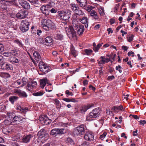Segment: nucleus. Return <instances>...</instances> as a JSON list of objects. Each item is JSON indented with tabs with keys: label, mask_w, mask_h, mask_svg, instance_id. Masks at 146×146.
<instances>
[{
	"label": "nucleus",
	"mask_w": 146,
	"mask_h": 146,
	"mask_svg": "<svg viewBox=\"0 0 146 146\" xmlns=\"http://www.w3.org/2000/svg\"><path fill=\"white\" fill-rule=\"evenodd\" d=\"M41 25L43 28L46 31L51 29L54 30L56 28L55 24L50 20L44 19L41 21Z\"/></svg>",
	"instance_id": "obj_1"
},
{
	"label": "nucleus",
	"mask_w": 146,
	"mask_h": 146,
	"mask_svg": "<svg viewBox=\"0 0 146 146\" xmlns=\"http://www.w3.org/2000/svg\"><path fill=\"white\" fill-rule=\"evenodd\" d=\"M44 133V129H41L38 132L37 134V145L40 143V145H41V143L42 144L44 142V141L48 139V135L47 134H45Z\"/></svg>",
	"instance_id": "obj_2"
},
{
	"label": "nucleus",
	"mask_w": 146,
	"mask_h": 146,
	"mask_svg": "<svg viewBox=\"0 0 146 146\" xmlns=\"http://www.w3.org/2000/svg\"><path fill=\"white\" fill-rule=\"evenodd\" d=\"M72 24L74 29L77 31V33L79 35H82L84 30V26L79 24L76 18H73Z\"/></svg>",
	"instance_id": "obj_3"
},
{
	"label": "nucleus",
	"mask_w": 146,
	"mask_h": 146,
	"mask_svg": "<svg viewBox=\"0 0 146 146\" xmlns=\"http://www.w3.org/2000/svg\"><path fill=\"white\" fill-rule=\"evenodd\" d=\"M66 132V131L64 129L54 128L51 131L50 134L53 137H56L58 135L64 134Z\"/></svg>",
	"instance_id": "obj_4"
},
{
	"label": "nucleus",
	"mask_w": 146,
	"mask_h": 146,
	"mask_svg": "<svg viewBox=\"0 0 146 146\" xmlns=\"http://www.w3.org/2000/svg\"><path fill=\"white\" fill-rule=\"evenodd\" d=\"M65 29L67 34L69 38H72L76 36V33L72 26L66 27Z\"/></svg>",
	"instance_id": "obj_5"
},
{
	"label": "nucleus",
	"mask_w": 146,
	"mask_h": 146,
	"mask_svg": "<svg viewBox=\"0 0 146 146\" xmlns=\"http://www.w3.org/2000/svg\"><path fill=\"white\" fill-rule=\"evenodd\" d=\"M85 131V129L83 125L78 126L76 127L74 131V133L75 135L80 136L83 135Z\"/></svg>",
	"instance_id": "obj_6"
},
{
	"label": "nucleus",
	"mask_w": 146,
	"mask_h": 146,
	"mask_svg": "<svg viewBox=\"0 0 146 146\" xmlns=\"http://www.w3.org/2000/svg\"><path fill=\"white\" fill-rule=\"evenodd\" d=\"M29 22L26 20H23L20 26V29L23 32H25L27 31L29 29Z\"/></svg>",
	"instance_id": "obj_7"
},
{
	"label": "nucleus",
	"mask_w": 146,
	"mask_h": 146,
	"mask_svg": "<svg viewBox=\"0 0 146 146\" xmlns=\"http://www.w3.org/2000/svg\"><path fill=\"white\" fill-rule=\"evenodd\" d=\"M28 82V80L27 78H23L22 80H18L14 82L13 84L16 86L20 85V86L19 87H22L26 85Z\"/></svg>",
	"instance_id": "obj_8"
},
{
	"label": "nucleus",
	"mask_w": 146,
	"mask_h": 146,
	"mask_svg": "<svg viewBox=\"0 0 146 146\" xmlns=\"http://www.w3.org/2000/svg\"><path fill=\"white\" fill-rule=\"evenodd\" d=\"M71 13V11L70 10H67L60 15V18L62 20L68 21L70 17Z\"/></svg>",
	"instance_id": "obj_9"
},
{
	"label": "nucleus",
	"mask_w": 146,
	"mask_h": 146,
	"mask_svg": "<svg viewBox=\"0 0 146 146\" xmlns=\"http://www.w3.org/2000/svg\"><path fill=\"white\" fill-rule=\"evenodd\" d=\"M7 115L9 118L11 119L13 123H18L21 120V119L20 117L16 116L15 114L13 113H7Z\"/></svg>",
	"instance_id": "obj_10"
},
{
	"label": "nucleus",
	"mask_w": 146,
	"mask_h": 146,
	"mask_svg": "<svg viewBox=\"0 0 146 146\" xmlns=\"http://www.w3.org/2000/svg\"><path fill=\"white\" fill-rule=\"evenodd\" d=\"M100 113V110L99 108L94 109L90 113V118H96L99 116Z\"/></svg>",
	"instance_id": "obj_11"
},
{
	"label": "nucleus",
	"mask_w": 146,
	"mask_h": 146,
	"mask_svg": "<svg viewBox=\"0 0 146 146\" xmlns=\"http://www.w3.org/2000/svg\"><path fill=\"white\" fill-rule=\"evenodd\" d=\"M27 12L25 10H21L16 15L17 17L20 19H23L27 15Z\"/></svg>",
	"instance_id": "obj_12"
},
{
	"label": "nucleus",
	"mask_w": 146,
	"mask_h": 146,
	"mask_svg": "<svg viewBox=\"0 0 146 146\" xmlns=\"http://www.w3.org/2000/svg\"><path fill=\"white\" fill-rule=\"evenodd\" d=\"M84 137L86 140L88 141H92L94 139L93 134L89 132L86 133L85 134Z\"/></svg>",
	"instance_id": "obj_13"
},
{
	"label": "nucleus",
	"mask_w": 146,
	"mask_h": 146,
	"mask_svg": "<svg viewBox=\"0 0 146 146\" xmlns=\"http://www.w3.org/2000/svg\"><path fill=\"white\" fill-rule=\"evenodd\" d=\"M49 6H42L40 8V10L42 13L46 15H48L50 11V9L48 8Z\"/></svg>",
	"instance_id": "obj_14"
},
{
	"label": "nucleus",
	"mask_w": 146,
	"mask_h": 146,
	"mask_svg": "<svg viewBox=\"0 0 146 146\" xmlns=\"http://www.w3.org/2000/svg\"><path fill=\"white\" fill-rule=\"evenodd\" d=\"M1 67L4 70H9L13 69V67L12 65L6 62L2 64Z\"/></svg>",
	"instance_id": "obj_15"
},
{
	"label": "nucleus",
	"mask_w": 146,
	"mask_h": 146,
	"mask_svg": "<svg viewBox=\"0 0 146 146\" xmlns=\"http://www.w3.org/2000/svg\"><path fill=\"white\" fill-rule=\"evenodd\" d=\"M14 92L16 93L19 96H22L23 97L26 98L27 96V94L25 92L20 90L15 89L14 90Z\"/></svg>",
	"instance_id": "obj_16"
},
{
	"label": "nucleus",
	"mask_w": 146,
	"mask_h": 146,
	"mask_svg": "<svg viewBox=\"0 0 146 146\" xmlns=\"http://www.w3.org/2000/svg\"><path fill=\"white\" fill-rule=\"evenodd\" d=\"M79 6L83 8H86L87 7V0H76Z\"/></svg>",
	"instance_id": "obj_17"
},
{
	"label": "nucleus",
	"mask_w": 146,
	"mask_h": 146,
	"mask_svg": "<svg viewBox=\"0 0 146 146\" xmlns=\"http://www.w3.org/2000/svg\"><path fill=\"white\" fill-rule=\"evenodd\" d=\"M93 104H88L82 107L80 110V112L82 113H84L86 111L93 106Z\"/></svg>",
	"instance_id": "obj_18"
},
{
	"label": "nucleus",
	"mask_w": 146,
	"mask_h": 146,
	"mask_svg": "<svg viewBox=\"0 0 146 146\" xmlns=\"http://www.w3.org/2000/svg\"><path fill=\"white\" fill-rule=\"evenodd\" d=\"M79 20L81 23L85 25V27L86 28L88 27V22L87 17H84L80 19Z\"/></svg>",
	"instance_id": "obj_19"
},
{
	"label": "nucleus",
	"mask_w": 146,
	"mask_h": 146,
	"mask_svg": "<svg viewBox=\"0 0 146 146\" xmlns=\"http://www.w3.org/2000/svg\"><path fill=\"white\" fill-rule=\"evenodd\" d=\"M32 135H31L23 136L22 139V142L24 143H28Z\"/></svg>",
	"instance_id": "obj_20"
},
{
	"label": "nucleus",
	"mask_w": 146,
	"mask_h": 146,
	"mask_svg": "<svg viewBox=\"0 0 146 146\" xmlns=\"http://www.w3.org/2000/svg\"><path fill=\"white\" fill-rule=\"evenodd\" d=\"M48 81L47 78H45L40 80V86L42 88H43L46 85Z\"/></svg>",
	"instance_id": "obj_21"
},
{
	"label": "nucleus",
	"mask_w": 146,
	"mask_h": 146,
	"mask_svg": "<svg viewBox=\"0 0 146 146\" xmlns=\"http://www.w3.org/2000/svg\"><path fill=\"white\" fill-rule=\"evenodd\" d=\"M90 16L92 17L93 19H98L99 17L97 15V13L94 10H92L91 11L90 13Z\"/></svg>",
	"instance_id": "obj_22"
},
{
	"label": "nucleus",
	"mask_w": 146,
	"mask_h": 146,
	"mask_svg": "<svg viewBox=\"0 0 146 146\" xmlns=\"http://www.w3.org/2000/svg\"><path fill=\"white\" fill-rule=\"evenodd\" d=\"M46 45H51L53 44L52 39L49 36H48L45 38Z\"/></svg>",
	"instance_id": "obj_23"
},
{
	"label": "nucleus",
	"mask_w": 146,
	"mask_h": 146,
	"mask_svg": "<svg viewBox=\"0 0 146 146\" xmlns=\"http://www.w3.org/2000/svg\"><path fill=\"white\" fill-rule=\"evenodd\" d=\"M123 109V107L122 106H117L113 107L112 108V110H114L115 112H117L119 110H122Z\"/></svg>",
	"instance_id": "obj_24"
},
{
	"label": "nucleus",
	"mask_w": 146,
	"mask_h": 146,
	"mask_svg": "<svg viewBox=\"0 0 146 146\" xmlns=\"http://www.w3.org/2000/svg\"><path fill=\"white\" fill-rule=\"evenodd\" d=\"M18 98V97L15 96H13L9 97V100L12 104H13L14 102H16Z\"/></svg>",
	"instance_id": "obj_25"
},
{
	"label": "nucleus",
	"mask_w": 146,
	"mask_h": 146,
	"mask_svg": "<svg viewBox=\"0 0 146 146\" xmlns=\"http://www.w3.org/2000/svg\"><path fill=\"white\" fill-rule=\"evenodd\" d=\"M9 61L11 63H17L19 62V60L15 57H11L9 59Z\"/></svg>",
	"instance_id": "obj_26"
},
{
	"label": "nucleus",
	"mask_w": 146,
	"mask_h": 146,
	"mask_svg": "<svg viewBox=\"0 0 146 146\" xmlns=\"http://www.w3.org/2000/svg\"><path fill=\"white\" fill-rule=\"evenodd\" d=\"M70 5L72 9L74 12L79 9L77 5L75 3H71Z\"/></svg>",
	"instance_id": "obj_27"
},
{
	"label": "nucleus",
	"mask_w": 146,
	"mask_h": 146,
	"mask_svg": "<svg viewBox=\"0 0 146 146\" xmlns=\"http://www.w3.org/2000/svg\"><path fill=\"white\" fill-rule=\"evenodd\" d=\"M16 109L17 110L21 111L24 113H25L28 110V108L27 107H26L24 108H22L20 106H19L17 107Z\"/></svg>",
	"instance_id": "obj_28"
},
{
	"label": "nucleus",
	"mask_w": 146,
	"mask_h": 146,
	"mask_svg": "<svg viewBox=\"0 0 146 146\" xmlns=\"http://www.w3.org/2000/svg\"><path fill=\"white\" fill-rule=\"evenodd\" d=\"M70 53L73 55L74 57H76L77 55L76 51L75 50L74 47H71L70 50Z\"/></svg>",
	"instance_id": "obj_29"
},
{
	"label": "nucleus",
	"mask_w": 146,
	"mask_h": 146,
	"mask_svg": "<svg viewBox=\"0 0 146 146\" xmlns=\"http://www.w3.org/2000/svg\"><path fill=\"white\" fill-rule=\"evenodd\" d=\"M44 122L43 124L47 125L49 124L51 122V120L47 117H45V119H44Z\"/></svg>",
	"instance_id": "obj_30"
},
{
	"label": "nucleus",
	"mask_w": 146,
	"mask_h": 146,
	"mask_svg": "<svg viewBox=\"0 0 146 146\" xmlns=\"http://www.w3.org/2000/svg\"><path fill=\"white\" fill-rule=\"evenodd\" d=\"M12 131L11 129H9L8 127H7L5 128H4L2 131L4 133L7 134L8 133H10Z\"/></svg>",
	"instance_id": "obj_31"
},
{
	"label": "nucleus",
	"mask_w": 146,
	"mask_h": 146,
	"mask_svg": "<svg viewBox=\"0 0 146 146\" xmlns=\"http://www.w3.org/2000/svg\"><path fill=\"white\" fill-rule=\"evenodd\" d=\"M103 44V43H102L101 44L99 43L97 45V46H96L95 47H93V49L94 50V51L95 52H96L98 51V50H99V48L101 47L102 46Z\"/></svg>",
	"instance_id": "obj_32"
},
{
	"label": "nucleus",
	"mask_w": 146,
	"mask_h": 146,
	"mask_svg": "<svg viewBox=\"0 0 146 146\" xmlns=\"http://www.w3.org/2000/svg\"><path fill=\"white\" fill-rule=\"evenodd\" d=\"M36 85V83L35 81L32 82L28 84V87L29 88H33L35 87Z\"/></svg>",
	"instance_id": "obj_33"
},
{
	"label": "nucleus",
	"mask_w": 146,
	"mask_h": 146,
	"mask_svg": "<svg viewBox=\"0 0 146 146\" xmlns=\"http://www.w3.org/2000/svg\"><path fill=\"white\" fill-rule=\"evenodd\" d=\"M14 42L17 44L20 47L22 48L23 47L24 45L22 42L19 40H16L14 41Z\"/></svg>",
	"instance_id": "obj_34"
},
{
	"label": "nucleus",
	"mask_w": 146,
	"mask_h": 146,
	"mask_svg": "<svg viewBox=\"0 0 146 146\" xmlns=\"http://www.w3.org/2000/svg\"><path fill=\"white\" fill-rule=\"evenodd\" d=\"M9 118H7L8 119H7L5 121H4V123L7 125H10L11 124H13L12 123L13 122L11 119L9 117Z\"/></svg>",
	"instance_id": "obj_35"
},
{
	"label": "nucleus",
	"mask_w": 146,
	"mask_h": 146,
	"mask_svg": "<svg viewBox=\"0 0 146 146\" xmlns=\"http://www.w3.org/2000/svg\"><path fill=\"white\" fill-rule=\"evenodd\" d=\"M45 64L44 63L42 62H40L38 64V67L40 70H42L43 68L44 67Z\"/></svg>",
	"instance_id": "obj_36"
},
{
	"label": "nucleus",
	"mask_w": 146,
	"mask_h": 146,
	"mask_svg": "<svg viewBox=\"0 0 146 146\" xmlns=\"http://www.w3.org/2000/svg\"><path fill=\"white\" fill-rule=\"evenodd\" d=\"M45 117H46V116L44 115H40L39 117L38 120L42 124H43L44 121V119H45Z\"/></svg>",
	"instance_id": "obj_37"
},
{
	"label": "nucleus",
	"mask_w": 146,
	"mask_h": 146,
	"mask_svg": "<svg viewBox=\"0 0 146 146\" xmlns=\"http://www.w3.org/2000/svg\"><path fill=\"white\" fill-rule=\"evenodd\" d=\"M1 76L5 78H8L10 77V75L8 73L3 72L1 73Z\"/></svg>",
	"instance_id": "obj_38"
},
{
	"label": "nucleus",
	"mask_w": 146,
	"mask_h": 146,
	"mask_svg": "<svg viewBox=\"0 0 146 146\" xmlns=\"http://www.w3.org/2000/svg\"><path fill=\"white\" fill-rule=\"evenodd\" d=\"M56 39L57 40H62L63 38V36L61 34H57L55 36Z\"/></svg>",
	"instance_id": "obj_39"
},
{
	"label": "nucleus",
	"mask_w": 146,
	"mask_h": 146,
	"mask_svg": "<svg viewBox=\"0 0 146 146\" xmlns=\"http://www.w3.org/2000/svg\"><path fill=\"white\" fill-rule=\"evenodd\" d=\"M76 14L79 15H83L84 13L82 12V10H78V9L75 12Z\"/></svg>",
	"instance_id": "obj_40"
},
{
	"label": "nucleus",
	"mask_w": 146,
	"mask_h": 146,
	"mask_svg": "<svg viewBox=\"0 0 146 146\" xmlns=\"http://www.w3.org/2000/svg\"><path fill=\"white\" fill-rule=\"evenodd\" d=\"M84 51L85 52L86 54L87 55H89L91 54L93 52L91 49H86L84 50Z\"/></svg>",
	"instance_id": "obj_41"
},
{
	"label": "nucleus",
	"mask_w": 146,
	"mask_h": 146,
	"mask_svg": "<svg viewBox=\"0 0 146 146\" xmlns=\"http://www.w3.org/2000/svg\"><path fill=\"white\" fill-rule=\"evenodd\" d=\"M66 142L67 143L71 145L73 144L74 143L73 141L70 138H68L67 139Z\"/></svg>",
	"instance_id": "obj_42"
},
{
	"label": "nucleus",
	"mask_w": 146,
	"mask_h": 146,
	"mask_svg": "<svg viewBox=\"0 0 146 146\" xmlns=\"http://www.w3.org/2000/svg\"><path fill=\"white\" fill-rule=\"evenodd\" d=\"M100 58L102 60L98 62V64H105V61L104 60V59H105V57L104 56H102Z\"/></svg>",
	"instance_id": "obj_43"
},
{
	"label": "nucleus",
	"mask_w": 146,
	"mask_h": 146,
	"mask_svg": "<svg viewBox=\"0 0 146 146\" xmlns=\"http://www.w3.org/2000/svg\"><path fill=\"white\" fill-rule=\"evenodd\" d=\"M31 32L34 35H36V28H35L34 26H32L31 28Z\"/></svg>",
	"instance_id": "obj_44"
},
{
	"label": "nucleus",
	"mask_w": 146,
	"mask_h": 146,
	"mask_svg": "<svg viewBox=\"0 0 146 146\" xmlns=\"http://www.w3.org/2000/svg\"><path fill=\"white\" fill-rule=\"evenodd\" d=\"M50 67L47 66L46 67L45 69H44V70L43 72L44 73V74H46L50 70Z\"/></svg>",
	"instance_id": "obj_45"
},
{
	"label": "nucleus",
	"mask_w": 146,
	"mask_h": 146,
	"mask_svg": "<svg viewBox=\"0 0 146 146\" xmlns=\"http://www.w3.org/2000/svg\"><path fill=\"white\" fill-rule=\"evenodd\" d=\"M11 56V55L16 56L17 55V53L16 50H13L10 52Z\"/></svg>",
	"instance_id": "obj_46"
},
{
	"label": "nucleus",
	"mask_w": 146,
	"mask_h": 146,
	"mask_svg": "<svg viewBox=\"0 0 146 146\" xmlns=\"http://www.w3.org/2000/svg\"><path fill=\"white\" fill-rule=\"evenodd\" d=\"M99 12L101 15H105L104 10L103 8H101L99 9Z\"/></svg>",
	"instance_id": "obj_47"
},
{
	"label": "nucleus",
	"mask_w": 146,
	"mask_h": 146,
	"mask_svg": "<svg viewBox=\"0 0 146 146\" xmlns=\"http://www.w3.org/2000/svg\"><path fill=\"white\" fill-rule=\"evenodd\" d=\"M3 55L6 57H9L11 56L10 52H5L3 53Z\"/></svg>",
	"instance_id": "obj_48"
},
{
	"label": "nucleus",
	"mask_w": 146,
	"mask_h": 146,
	"mask_svg": "<svg viewBox=\"0 0 146 146\" xmlns=\"http://www.w3.org/2000/svg\"><path fill=\"white\" fill-rule=\"evenodd\" d=\"M133 35H131L128 38V40L129 42H131L133 40Z\"/></svg>",
	"instance_id": "obj_49"
},
{
	"label": "nucleus",
	"mask_w": 146,
	"mask_h": 146,
	"mask_svg": "<svg viewBox=\"0 0 146 146\" xmlns=\"http://www.w3.org/2000/svg\"><path fill=\"white\" fill-rule=\"evenodd\" d=\"M65 94L68 95H70L71 96H72L73 95V94L72 93V92H70L69 90H66L65 92Z\"/></svg>",
	"instance_id": "obj_50"
},
{
	"label": "nucleus",
	"mask_w": 146,
	"mask_h": 146,
	"mask_svg": "<svg viewBox=\"0 0 146 146\" xmlns=\"http://www.w3.org/2000/svg\"><path fill=\"white\" fill-rule=\"evenodd\" d=\"M107 134V133L106 132H104V133L102 135H100V139H102L103 138H104L106 136V135Z\"/></svg>",
	"instance_id": "obj_51"
},
{
	"label": "nucleus",
	"mask_w": 146,
	"mask_h": 146,
	"mask_svg": "<svg viewBox=\"0 0 146 146\" xmlns=\"http://www.w3.org/2000/svg\"><path fill=\"white\" fill-rule=\"evenodd\" d=\"M44 93V92L43 91H39L37 92V96H40L42 95Z\"/></svg>",
	"instance_id": "obj_52"
},
{
	"label": "nucleus",
	"mask_w": 146,
	"mask_h": 146,
	"mask_svg": "<svg viewBox=\"0 0 146 146\" xmlns=\"http://www.w3.org/2000/svg\"><path fill=\"white\" fill-rule=\"evenodd\" d=\"M4 48L2 44H0V53L3 51Z\"/></svg>",
	"instance_id": "obj_53"
},
{
	"label": "nucleus",
	"mask_w": 146,
	"mask_h": 146,
	"mask_svg": "<svg viewBox=\"0 0 146 146\" xmlns=\"http://www.w3.org/2000/svg\"><path fill=\"white\" fill-rule=\"evenodd\" d=\"M33 5H36V0H29Z\"/></svg>",
	"instance_id": "obj_54"
},
{
	"label": "nucleus",
	"mask_w": 146,
	"mask_h": 146,
	"mask_svg": "<svg viewBox=\"0 0 146 146\" xmlns=\"http://www.w3.org/2000/svg\"><path fill=\"white\" fill-rule=\"evenodd\" d=\"M134 52H132V51H131L130 52H129L128 53V55L129 56H130L131 55V54H132V57L134 56Z\"/></svg>",
	"instance_id": "obj_55"
},
{
	"label": "nucleus",
	"mask_w": 146,
	"mask_h": 146,
	"mask_svg": "<svg viewBox=\"0 0 146 146\" xmlns=\"http://www.w3.org/2000/svg\"><path fill=\"white\" fill-rule=\"evenodd\" d=\"M38 43H42L43 41V38L42 37L40 38H38Z\"/></svg>",
	"instance_id": "obj_56"
},
{
	"label": "nucleus",
	"mask_w": 146,
	"mask_h": 146,
	"mask_svg": "<svg viewBox=\"0 0 146 146\" xmlns=\"http://www.w3.org/2000/svg\"><path fill=\"white\" fill-rule=\"evenodd\" d=\"M42 34V31L40 30H37V35H41Z\"/></svg>",
	"instance_id": "obj_57"
},
{
	"label": "nucleus",
	"mask_w": 146,
	"mask_h": 146,
	"mask_svg": "<svg viewBox=\"0 0 146 146\" xmlns=\"http://www.w3.org/2000/svg\"><path fill=\"white\" fill-rule=\"evenodd\" d=\"M50 11L52 13H55L56 12L57 10L54 8H52L51 9H50Z\"/></svg>",
	"instance_id": "obj_58"
},
{
	"label": "nucleus",
	"mask_w": 146,
	"mask_h": 146,
	"mask_svg": "<svg viewBox=\"0 0 146 146\" xmlns=\"http://www.w3.org/2000/svg\"><path fill=\"white\" fill-rule=\"evenodd\" d=\"M37 59H38V60H37V62H38V61H39V60L41 59V56L40 55V54L38 53H37Z\"/></svg>",
	"instance_id": "obj_59"
},
{
	"label": "nucleus",
	"mask_w": 146,
	"mask_h": 146,
	"mask_svg": "<svg viewBox=\"0 0 146 146\" xmlns=\"http://www.w3.org/2000/svg\"><path fill=\"white\" fill-rule=\"evenodd\" d=\"M115 20L114 19H111L110 20V23L111 25H112L115 22Z\"/></svg>",
	"instance_id": "obj_60"
},
{
	"label": "nucleus",
	"mask_w": 146,
	"mask_h": 146,
	"mask_svg": "<svg viewBox=\"0 0 146 146\" xmlns=\"http://www.w3.org/2000/svg\"><path fill=\"white\" fill-rule=\"evenodd\" d=\"M140 124L142 125H144L146 123V121L145 120H141L139 121Z\"/></svg>",
	"instance_id": "obj_61"
},
{
	"label": "nucleus",
	"mask_w": 146,
	"mask_h": 146,
	"mask_svg": "<svg viewBox=\"0 0 146 146\" xmlns=\"http://www.w3.org/2000/svg\"><path fill=\"white\" fill-rule=\"evenodd\" d=\"M63 100L66 102H70V99L68 98H64L63 99Z\"/></svg>",
	"instance_id": "obj_62"
},
{
	"label": "nucleus",
	"mask_w": 146,
	"mask_h": 146,
	"mask_svg": "<svg viewBox=\"0 0 146 146\" xmlns=\"http://www.w3.org/2000/svg\"><path fill=\"white\" fill-rule=\"evenodd\" d=\"M81 146H89L88 143L86 142H84L81 144Z\"/></svg>",
	"instance_id": "obj_63"
},
{
	"label": "nucleus",
	"mask_w": 146,
	"mask_h": 146,
	"mask_svg": "<svg viewBox=\"0 0 146 146\" xmlns=\"http://www.w3.org/2000/svg\"><path fill=\"white\" fill-rule=\"evenodd\" d=\"M78 101L76 100L75 98H72L70 99V102H78Z\"/></svg>",
	"instance_id": "obj_64"
}]
</instances>
